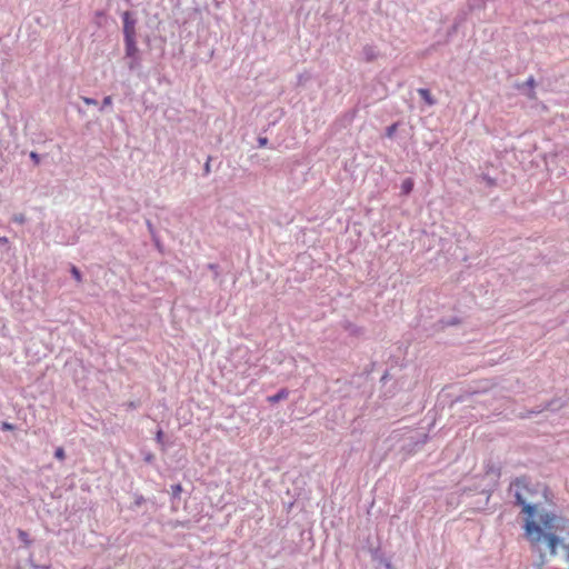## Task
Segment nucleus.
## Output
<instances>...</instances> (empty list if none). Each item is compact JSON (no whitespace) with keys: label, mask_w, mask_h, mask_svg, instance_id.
I'll return each mask as SVG.
<instances>
[{"label":"nucleus","mask_w":569,"mask_h":569,"mask_svg":"<svg viewBox=\"0 0 569 569\" xmlns=\"http://www.w3.org/2000/svg\"><path fill=\"white\" fill-rule=\"evenodd\" d=\"M527 94H528V97H530V98H532V97H533V93H531V92H528Z\"/></svg>","instance_id":"42"},{"label":"nucleus","mask_w":569,"mask_h":569,"mask_svg":"<svg viewBox=\"0 0 569 569\" xmlns=\"http://www.w3.org/2000/svg\"><path fill=\"white\" fill-rule=\"evenodd\" d=\"M70 273H71V276L74 278V280L77 282H81L82 281L81 271L76 266H71Z\"/></svg>","instance_id":"19"},{"label":"nucleus","mask_w":569,"mask_h":569,"mask_svg":"<svg viewBox=\"0 0 569 569\" xmlns=\"http://www.w3.org/2000/svg\"><path fill=\"white\" fill-rule=\"evenodd\" d=\"M481 496H485V498L482 500H477L475 502V505L477 506V509H485L488 503H489V499L491 497V491L490 490H487V489H483L480 493Z\"/></svg>","instance_id":"11"},{"label":"nucleus","mask_w":569,"mask_h":569,"mask_svg":"<svg viewBox=\"0 0 569 569\" xmlns=\"http://www.w3.org/2000/svg\"><path fill=\"white\" fill-rule=\"evenodd\" d=\"M388 372L386 371L385 375L381 377V381L385 382L388 379Z\"/></svg>","instance_id":"40"},{"label":"nucleus","mask_w":569,"mask_h":569,"mask_svg":"<svg viewBox=\"0 0 569 569\" xmlns=\"http://www.w3.org/2000/svg\"><path fill=\"white\" fill-rule=\"evenodd\" d=\"M32 567H34V568H39V569H49V568H50V566H49V565L37 566V565H33V563H32Z\"/></svg>","instance_id":"37"},{"label":"nucleus","mask_w":569,"mask_h":569,"mask_svg":"<svg viewBox=\"0 0 569 569\" xmlns=\"http://www.w3.org/2000/svg\"><path fill=\"white\" fill-rule=\"evenodd\" d=\"M398 126H399V123H398V122H395V123H392V124L388 126V127L386 128V137H388V138H393V136H395V134H396V132H397Z\"/></svg>","instance_id":"18"},{"label":"nucleus","mask_w":569,"mask_h":569,"mask_svg":"<svg viewBox=\"0 0 569 569\" xmlns=\"http://www.w3.org/2000/svg\"><path fill=\"white\" fill-rule=\"evenodd\" d=\"M541 412H542V409H540V407L537 406V407H535V408H532L530 410H527L525 412H520L519 417L521 419H529V418H532L533 416L539 415Z\"/></svg>","instance_id":"14"},{"label":"nucleus","mask_w":569,"mask_h":569,"mask_svg":"<svg viewBox=\"0 0 569 569\" xmlns=\"http://www.w3.org/2000/svg\"><path fill=\"white\" fill-rule=\"evenodd\" d=\"M54 457L59 460H63L66 457L64 449L62 447H58L54 451Z\"/></svg>","instance_id":"29"},{"label":"nucleus","mask_w":569,"mask_h":569,"mask_svg":"<svg viewBox=\"0 0 569 569\" xmlns=\"http://www.w3.org/2000/svg\"><path fill=\"white\" fill-rule=\"evenodd\" d=\"M458 23H455L450 27V29L448 30V37H451L452 34H455L457 31H458Z\"/></svg>","instance_id":"35"},{"label":"nucleus","mask_w":569,"mask_h":569,"mask_svg":"<svg viewBox=\"0 0 569 569\" xmlns=\"http://www.w3.org/2000/svg\"><path fill=\"white\" fill-rule=\"evenodd\" d=\"M542 526L551 532L555 531H569V519L559 517L552 512H545L540 516Z\"/></svg>","instance_id":"3"},{"label":"nucleus","mask_w":569,"mask_h":569,"mask_svg":"<svg viewBox=\"0 0 569 569\" xmlns=\"http://www.w3.org/2000/svg\"><path fill=\"white\" fill-rule=\"evenodd\" d=\"M124 53H126L124 57L130 60L128 62L129 70L133 71V70L140 68V66H141V58H140V51H139L137 44H134V52L133 53L128 54L126 51H124Z\"/></svg>","instance_id":"7"},{"label":"nucleus","mask_w":569,"mask_h":569,"mask_svg":"<svg viewBox=\"0 0 569 569\" xmlns=\"http://www.w3.org/2000/svg\"><path fill=\"white\" fill-rule=\"evenodd\" d=\"M156 460V457L152 452L150 451H147V452H143V461L148 465H152Z\"/></svg>","instance_id":"24"},{"label":"nucleus","mask_w":569,"mask_h":569,"mask_svg":"<svg viewBox=\"0 0 569 569\" xmlns=\"http://www.w3.org/2000/svg\"><path fill=\"white\" fill-rule=\"evenodd\" d=\"M147 226H148V229L150 230V232H152L153 231L152 223L149 220L147 221Z\"/></svg>","instance_id":"39"},{"label":"nucleus","mask_w":569,"mask_h":569,"mask_svg":"<svg viewBox=\"0 0 569 569\" xmlns=\"http://www.w3.org/2000/svg\"><path fill=\"white\" fill-rule=\"evenodd\" d=\"M525 537L532 543H538L545 539L551 555H556L557 547L561 542L560 538L553 532H545L543 529L535 521L528 519L523 526Z\"/></svg>","instance_id":"1"},{"label":"nucleus","mask_w":569,"mask_h":569,"mask_svg":"<svg viewBox=\"0 0 569 569\" xmlns=\"http://www.w3.org/2000/svg\"><path fill=\"white\" fill-rule=\"evenodd\" d=\"M81 100L88 104V106H97L98 104V101L93 98H89V97H81Z\"/></svg>","instance_id":"31"},{"label":"nucleus","mask_w":569,"mask_h":569,"mask_svg":"<svg viewBox=\"0 0 569 569\" xmlns=\"http://www.w3.org/2000/svg\"><path fill=\"white\" fill-rule=\"evenodd\" d=\"M30 159L33 161L36 166H39L41 162V156L36 151H31L29 154Z\"/></svg>","instance_id":"27"},{"label":"nucleus","mask_w":569,"mask_h":569,"mask_svg":"<svg viewBox=\"0 0 569 569\" xmlns=\"http://www.w3.org/2000/svg\"><path fill=\"white\" fill-rule=\"evenodd\" d=\"M369 552H370L373 566L391 565V562L385 557L383 552L381 551V549L379 547H377V548L371 547L369 549Z\"/></svg>","instance_id":"6"},{"label":"nucleus","mask_w":569,"mask_h":569,"mask_svg":"<svg viewBox=\"0 0 569 569\" xmlns=\"http://www.w3.org/2000/svg\"><path fill=\"white\" fill-rule=\"evenodd\" d=\"M8 239L6 237H0V244H6Z\"/></svg>","instance_id":"38"},{"label":"nucleus","mask_w":569,"mask_h":569,"mask_svg":"<svg viewBox=\"0 0 569 569\" xmlns=\"http://www.w3.org/2000/svg\"><path fill=\"white\" fill-rule=\"evenodd\" d=\"M563 547L567 549V560H569V543L568 545H563Z\"/></svg>","instance_id":"41"},{"label":"nucleus","mask_w":569,"mask_h":569,"mask_svg":"<svg viewBox=\"0 0 569 569\" xmlns=\"http://www.w3.org/2000/svg\"><path fill=\"white\" fill-rule=\"evenodd\" d=\"M536 81L533 77H529V79L522 84V88L528 87L529 89H533Z\"/></svg>","instance_id":"34"},{"label":"nucleus","mask_w":569,"mask_h":569,"mask_svg":"<svg viewBox=\"0 0 569 569\" xmlns=\"http://www.w3.org/2000/svg\"><path fill=\"white\" fill-rule=\"evenodd\" d=\"M362 54H363L366 62H372L378 57V53H377L375 47L369 46V44L363 47Z\"/></svg>","instance_id":"9"},{"label":"nucleus","mask_w":569,"mask_h":569,"mask_svg":"<svg viewBox=\"0 0 569 569\" xmlns=\"http://www.w3.org/2000/svg\"><path fill=\"white\" fill-rule=\"evenodd\" d=\"M467 14H468V11H461L457 14V17L455 18V23H458V26L460 27V24H462L466 19H467Z\"/></svg>","instance_id":"22"},{"label":"nucleus","mask_w":569,"mask_h":569,"mask_svg":"<svg viewBox=\"0 0 569 569\" xmlns=\"http://www.w3.org/2000/svg\"><path fill=\"white\" fill-rule=\"evenodd\" d=\"M211 160H212V157L209 156L207 158V161H206L204 166H203V176L204 177L209 176L210 172H211V166H210Z\"/></svg>","instance_id":"26"},{"label":"nucleus","mask_w":569,"mask_h":569,"mask_svg":"<svg viewBox=\"0 0 569 569\" xmlns=\"http://www.w3.org/2000/svg\"><path fill=\"white\" fill-rule=\"evenodd\" d=\"M123 27V41H124V51L128 54L134 52V44H137V23L138 20L132 11H123L121 13Z\"/></svg>","instance_id":"2"},{"label":"nucleus","mask_w":569,"mask_h":569,"mask_svg":"<svg viewBox=\"0 0 569 569\" xmlns=\"http://www.w3.org/2000/svg\"><path fill=\"white\" fill-rule=\"evenodd\" d=\"M16 429V426L10 423V422H7V421H3L1 422V430L3 431H12Z\"/></svg>","instance_id":"30"},{"label":"nucleus","mask_w":569,"mask_h":569,"mask_svg":"<svg viewBox=\"0 0 569 569\" xmlns=\"http://www.w3.org/2000/svg\"><path fill=\"white\" fill-rule=\"evenodd\" d=\"M521 508H522V512L527 515L526 521L528 519L533 520V517H535L536 511H537L536 505L526 502Z\"/></svg>","instance_id":"12"},{"label":"nucleus","mask_w":569,"mask_h":569,"mask_svg":"<svg viewBox=\"0 0 569 569\" xmlns=\"http://www.w3.org/2000/svg\"><path fill=\"white\" fill-rule=\"evenodd\" d=\"M418 94L421 97V99H423V101L428 104V106H433L436 104V99L431 96L429 89H426V88H419L417 90Z\"/></svg>","instance_id":"10"},{"label":"nucleus","mask_w":569,"mask_h":569,"mask_svg":"<svg viewBox=\"0 0 569 569\" xmlns=\"http://www.w3.org/2000/svg\"><path fill=\"white\" fill-rule=\"evenodd\" d=\"M257 141H258V147L259 148L266 147L268 144V142H269L268 138L267 137H262V136H259Z\"/></svg>","instance_id":"32"},{"label":"nucleus","mask_w":569,"mask_h":569,"mask_svg":"<svg viewBox=\"0 0 569 569\" xmlns=\"http://www.w3.org/2000/svg\"><path fill=\"white\" fill-rule=\"evenodd\" d=\"M144 502H146V499L142 495L134 493V501H133L134 508L141 507Z\"/></svg>","instance_id":"23"},{"label":"nucleus","mask_w":569,"mask_h":569,"mask_svg":"<svg viewBox=\"0 0 569 569\" xmlns=\"http://www.w3.org/2000/svg\"><path fill=\"white\" fill-rule=\"evenodd\" d=\"M373 569H395L392 567V565H379V566H373Z\"/></svg>","instance_id":"36"},{"label":"nucleus","mask_w":569,"mask_h":569,"mask_svg":"<svg viewBox=\"0 0 569 569\" xmlns=\"http://www.w3.org/2000/svg\"><path fill=\"white\" fill-rule=\"evenodd\" d=\"M566 406V401H563L561 398H553L549 401H547L545 405H540V409L543 411H551L556 412L559 411L561 408Z\"/></svg>","instance_id":"5"},{"label":"nucleus","mask_w":569,"mask_h":569,"mask_svg":"<svg viewBox=\"0 0 569 569\" xmlns=\"http://www.w3.org/2000/svg\"><path fill=\"white\" fill-rule=\"evenodd\" d=\"M511 487H515V488H516V492H515V503H516L517 506L522 507L527 501H526V499L523 498V496H522V493L520 492V490L529 491V480H528V478H526V477L517 478V479L511 483Z\"/></svg>","instance_id":"4"},{"label":"nucleus","mask_w":569,"mask_h":569,"mask_svg":"<svg viewBox=\"0 0 569 569\" xmlns=\"http://www.w3.org/2000/svg\"><path fill=\"white\" fill-rule=\"evenodd\" d=\"M208 269L213 272L214 279H217L219 277V266L217 263H209Z\"/></svg>","instance_id":"28"},{"label":"nucleus","mask_w":569,"mask_h":569,"mask_svg":"<svg viewBox=\"0 0 569 569\" xmlns=\"http://www.w3.org/2000/svg\"><path fill=\"white\" fill-rule=\"evenodd\" d=\"M163 438H164V432L162 431V429H158L156 432V441H157V443H159L161 446L162 451L166 450V443H164Z\"/></svg>","instance_id":"16"},{"label":"nucleus","mask_w":569,"mask_h":569,"mask_svg":"<svg viewBox=\"0 0 569 569\" xmlns=\"http://www.w3.org/2000/svg\"><path fill=\"white\" fill-rule=\"evenodd\" d=\"M440 323H441L442 328L452 327V326L459 325L460 319L458 317H449V318L441 319Z\"/></svg>","instance_id":"15"},{"label":"nucleus","mask_w":569,"mask_h":569,"mask_svg":"<svg viewBox=\"0 0 569 569\" xmlns=\"http://www.w3.org/2000/svg\"><path fill=\"white\" fill-rule=\"evenodd\" d=\"M415 182L411 178H406L401 183V193L408 196L413 190Z\"/></svg>","instance_id":"13"},{"label":"nucleus","mask_w":569,"mask_h":569,"mask_svg":"<svg viewBox=\"0 0 569 569\" xmlns=\"http://www.w3.org/2000/svg\"><path fill=\"white\" fill-rule=\"evenodd\" d=\"M482 179L486 181L487 186H489V187L496 186V179L491 178L490 176L483 174Z\"/></svg>","instance_id":"33"},{"label":"nucleus","mask_w":569,"mask_h":569,"mask_svg":"<svg viewBox=\"0 0 569 569\" xmlns=\"http://www.w3.org/2000/svg\"><path fill=\"white\" fill-rule=\"evenodd\" d=\"M18 538L20 541H22L27 546L31 543V540L29 539V535L24 530H21V529L18 530Z\"/></svg>","instance_id":"20"},{"label":"nucleus","mask_w":569,"mask_h":569,"mask_svg":"<svg viewBox=\"0 0 569 569\" xmlns=\"http://www.w3.org/2000/svg\"><path fill=\"white\" fill-rule=\"evenodd\" d=\"M483 7L482 0H470L468 3V12L473 11L476 9H481Z\"/></svg>","instance_id":"17"},{"label":"nucleus","mask_w":569,"mask_h":569,"mask_svg":"<svg viewBox=\"0 0 569 569\" xmlns=\"http://www.w3.org/2000/svg\"><path fill=\"white\" fill-rule=\"evenodd\" d=\"M181 491H182V487L180 483H176V485L171 486V496L173 499L179 498Z\"/></svg>","instance_id":"21"},{"label":"nucleus","mask_w":569,"mask_h":569,"mask_svg":"<svg viewBox=\"0 0 569 569\" xmlns=\"http://www.w3.org/2000/svg\"><path fill=\"white\" fill-rule=\"evenodd\" d=\"M112 104V97L111 96H107L103 98L102 100V103L100 106V111H103L107 107L111 106Z\"/></svg>","instance_id":"25"},{"label":"nucleus","mask_w":569,"mask_h":569,"mask_svg":"<svg viewBox=\"0 0 569 569\" xmlns=\"http://www.w3.org/2000/svg\"><path fill=\"white\" fill-rule=\"evenodd\" d=\"M289 390L287 388H281L276 395L267 398L269 403H277L279 401L286 400L289 396Z\"/></svg>","instance_id":"8"}]
</instances>
